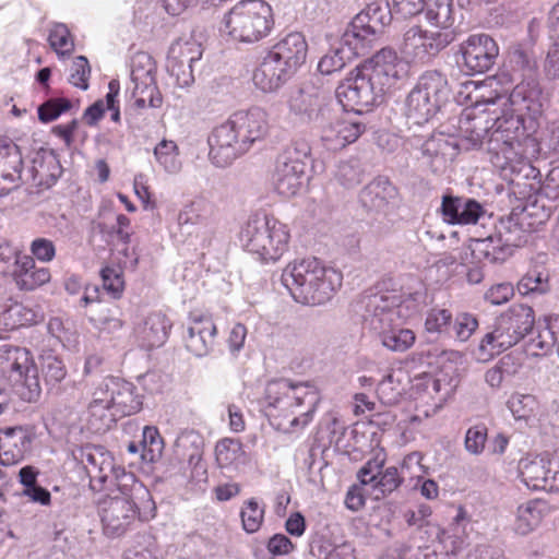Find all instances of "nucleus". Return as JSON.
<instances>
[{"instance_id":"obj_1","label":"nucleus","mask_w":559,"mask_h":559,"mask_svg":"<svg viewBox=\"0 0 559 559\" xmlns=\"http://www.w3.org/2000/svg\"><path fill=\"white\" fill-rule=\"evenodd\" d=\"M537 121L513 112H503L496 119L487 139L490 162L503 176L519 174L531 167L530 156L539 152V143L534 136Z\"/></svg>"},{"instance_id":"obj_2","label":"nucleus","mask_w":559,"mask_h":559,"mask_svg":"<svg viewBox=\"0 0 559 559\" xmlns=\"http://www.w3.org/2000/svg\"><path fill=\"white\" fill-rule=\"evenodd\" d=\"M265 402L271 425L278 431L293 433L312 420L320 394L309 382L293 383L282 379L267 384Z\"/></svg>"},{"instance_id":"obj_3","label":"nucleus","mask_w":559,"mask_h":559,"mask_svg":"<svg viewBox=\"0 0 559 559\" xmlns=\"http://www.w3.org/2000/svg\"><path fill=\"white\" fill-rule=\"evenodd\" d=\"M283 280L296 301L317 306L329 301L342 285V273L326 267L319 259L308 258L290 263Z\"/></svg>"},{"instance_id":"obj_4","label":"nucleus","mask_w":559,"mask_h":559,"mask_svg":"<svg viewBox=\"0 0 559 559\" xmlns=\"http://www.w3.org/2000/svg\"><path fill=\"white\" fill-rule=\"evenodd\" d=\"M224 31L237 43L255 44L269 37L275 26L274 12L265 0H240L224 15Z\"/></svg>"},{"instance_id":"obj_5","label":"nucleus","mask_w":559,"mask_h":559,"mask_svg":"<svg viewBox=\"0 0 559 559\" xmlns=\"http://www.w3.org/2000/svg\"><path fill=\"white\" fill-rule=\"evenodd\" d=\"M239 240L245 251L262 263H275L288 251L290 231L273 216H254L241 228Z\"/></svg>"},{"instance_id":"obj_6","label":"nucleus","mask_w":559,"mask_h":559,"mask_svg":"<svg viewBox=\"0 0 559 559\" xmlns=\"http://www.w3.org/2000/svg\"><path fill=\"white\" fill-rule=\"evenodd\" d=\"M98 513L106 536L115 538L133 530L138 523L152 520L156 515V508L147 499L141 509L126 492L119 496H108L98 503Z\"/></svg>"},{"instance_id":"obj_7","label":"nucleus","mask_w":559,"mask_h":559,"mask_svg":"<svg viewBox=\"0 0 559 559\" xmlns=\"http://www.w3.org/2000/svg\"><path fill=\"white\" fill-rule=\"evenodd\" d=\"M448 81L437 71L424 73L406 100V116L414 124L428 122L448 97Z\"/></svg>"},{"instance_id":"obj_8","label":"nucleus","mask_w":559,"mask_h":559,"mask_svg":"<svg viewBox=\"0 0 559 559\" xmlns=\"http://www.w3.org/2000/svg\"><path fill=\"white\" fill-rule=\"evenodd\" d=\"M310 147L305 141L288 144L276 158L273 181L280 194L295 195L302 185Z\"/></svg>"},{"instance_id":"obj_9","label":"nucleus","mask_w":559,"mask_h":559,"mask_svg":"<svg viewBox=\"0 0 559 559\" xmlns=\"http://www.w3.org/2000/svg\"><path fill=\"white\" fill-rule=\"evenodd\" d=\"M484 87L485 85L476 87L479 95L476 96L475 104L466 107L459 120L460 131L474 146L481 145L485 139L489 138L496 119L499 117L497 109H491L490 106H495L501 97L498 95L486 97L485 93L481 92Z\"/></svg>"},{"instance_id":"obj_10","label":"nucleus","mask_w":559,"mask_h":559,"mask_svg":"<svg viewBox=\"0 0 559 559\" xmlns=\"http://www.w3.org/2000/svg\"><path fill=\"white\" fill-rule=\"evenodd\" d=\"M382 91L357 66L338 85L336 96L347 111L364 114L383 97Z\"/></svg>"},{"instance_id":"obj_11","label":"nucleus","mask_w":559,"mask_h":559,"mask_svg":"<svg viewBox=\"0 0 559 559\" xmlns=\"http://www.w3.org/2000/svg\"><path fill=\"white\" fill-rule=\"evenodd\" d=\"M452 40L451 32H429L420 26H413L404 34L401 52L411 62L425 63L437 56Z\"/></svg>"},{"instance_id":"obj_12","label":"nucleus","mask_w":559,"mask_h":559,"mask_svg":"<svg viewBox=\"0 0 559 559\" xmlns=\"http://www.w3.org/2000/svg\"><path fill=\"white\" fill-rule=\"evenodd\" d=\"M358 67L383 94L407 75L405 62L390 48L381 49Z\"/></svg>"},{"instance_id":"obj_13","label":"nucleus","mask_w":559,"mask_h":559,"mask_svg":"<svg viewBox=\"0 0 559 559\" xmlns=\"http://www.w3.org/2000/svg\"><path fill=\"white\" fill-rule=\"evenodd\" d=\"M462 64L469 73L489 71L499 56L497 41L488 34H472L459 47Z\"/></svg>"},{"instance_id":"obj_14","label":"nucleus","mask_w":559,"mask_h":559,"mask_svg":"<svg viewBox=\"0 0 559 559\" xmlns=\"http://www.w3.org/2000/svg\"><path fill=\"white\" fill-rule=\"evenodd\" d=\"M385 461V450L377 447L372 450V457L358 472L360 483L362 485H372L373 490L382 497L392 493L403 481L396 467L390 466L382 471Z\"/></svg>"},{"instance_id":"obj_15","label":"nucleus","mask_w":559,"mask_h":559,"mask_svg":"<svg viewBox=\"0 0 559 559\" xmlns=\"http://www.w3.org/2000/svg\"><path fill=\"white\" fill-rule=\"evenodd\" d=\"M207 142L210 146L209 157L217 167L228 166L237 157L247 153L230 117L212 130Z\"/></svg>"},{"instance_id":"obj_16","label":"nucleus","mask_w":559,"mask_h":559,"mask_svg":"<svg viewBox=\"0 0 559 559\" xmlns=\"http://www.w3.org/2000/svg\"><path fill=\"white\" fill-rule=\"evenodd\" d=\"M379 26L380 22L374 15H370V9L361 11L345 31L342 37V47L350 58L366 55L376 40Z\"/></svg>"},{"instance_id":"obj_17","label":"nucleus","mask_w":559,"mask_h":559,"mask_svg":"<svg viewBox=\"0 0 559 559\" xmlns=\"http://www.w3.org/2000/svg\"><path fill=\"white\" fill-rule=\"evenodd\" d=\"M236 127L242 147L247 152L257 142L265 140L271 131V123L266 110L260 107H251L246 110H238L230 116Z\"/></svg>"},{"instance_id":"obj_18","label":"nucleus","mask_w":559,"mask_h":559,"mask_svg":"<svg viewBox=\"0 0 559 559\" xmlns=\"http://www.w3.org/2000/svg\"><path fill=\"white\" fill-rule=\"evenodd\" d=\"M11 368L20 377L19 394L26 402H36L41 394L37 366L32 353L26 348L14 347L9 350Z\"/></svg>"},{"instance_id":"obj_19","label":"nucleus","mask_w":559,"mask_h":559,"mask_svg":"<svg viewBox=\"0 0 559 559\" xmlns=\"http://www.w3.org/2000/svg\"><path fill=\"white\" fill-rule=\"evenodd\" d=\"M267 53L293 76L307 60L308 43L304 34L292 32L281 38Z\"/></svg>"},{"instance_id":"obj_20","label":"nucleus","mask_w":559,"mask_h":559,"mask_svg":"<svg viewBox=\"0 0 559 559\" xmlns=\"http://www.w3.org/2000/svg\"><path fill=\"white\" fill-rule=\"evenodd\" d=\"M216 325L210 314L192 312L185 335L186 348L198 357L207 355L214 347Z\"/></svg>"},{"instance_id":"obj_21","label":"nucleus","mask_w":559,"mask_h":559,"mask_svg":"<svg viewBox=\"0 0 559 559\" xmlns=\"http://www.w3.org/2000/svg\"><path fill=\"white\" fill-rule=\"evenodd\" d=\"M11 277L19 290L33 292L50 282L51 272L37 266L33 257L15 252Z\"/></svg>"},{"instance_id":"obj_22","label":"nucleus","mask_w":559,"mask_h":559,"mask_svg":"<svg viewBox=\"0 0 559 559\" xmlns=\"http://www.w3.org/2000/svg\"><path fill=\"white\" fill-rule=\"evenodd\" d=\"M112 400L104 380L94 389L84 413L88 428L95 432L109 429L115 423L116 414L112 413Z\"/></svg>"},{"instance_id":"obj_23","label":"nucleus","mask_w":559,"mask_h":559,"mask_svg":"<svg viewBox=\"0 0 559 559\" xmlns=\"http://www.w3.org/2000/svg\"><path fill=\"white\" fill-rule=\"evenodd\" d=\"M202 57L201 45L193 37H180L175 40L168 50L167 67L177 79L191 75L193 62Z\"/></svg>"},{"instance_id":"obj_24","label":"nucleus","mask_w":559,"mask_h":559,"mask_svg":"<svg viewBox=\"0 0 559 559\" xmlns=\"http://www.w3.org/2000/svg\"><path fill=\"white\" fill-rule=\"evenodd\" d=\"M444 222L451 225H472L485 214L484 206L474 199L444 195L441 203Z\"/></svg>"},{"instance_id":"obj_25","label":"nucleus","mask_w":559,"mask_h":559,"mask_svg":"<svg viewBox=\"0 0 559 559\" xmlns=\"http://www.w3.org/2000/svg\"><path fill=\"white\" fill-rule=\"evenodd\" d=\"M365 131V123L344 117L324 126L321 139L329 150L337 151L356 142Z\"/></svg>"},{"instance_id":"obj_26","label":"nucleus","mask_w":559,"mask_h":559,"mask_svg":"<svg viewBox=\"0 0 559 559\" xmlns=\"http://www.w3.org/2000/svg\"><path fill=\"white\" fill-rule=\"evenodd\" d=\"M170 329L169 318L162 311H153L134 326L133 333L143 348L152 349L162 346L166 342Z\"/></svg>"},{"instance_id":"obj_27","label":"nucleus","mask_w":559,"mask_h":559,"mask_svg":"<svg viewBox=\"0 0 559 559\" xmlns=\"http://www.w3.org/2000/svg\"><path fill=\"white\" fill-rule=\"evenodd\" d=\"M32 437L26 428L0 429V463L13 465L22 461L29 451Z\"/></svg>"},{"instance_id":"obj_28","label":"nucleus","mask_w":559,"mask_h":559,"mask_svg":"<svg viewBox=\"0 0 559 559\" xmlns=\"http://www.w3.org/2000/svg\"><path fill=\"white\" fill-rule=\"evenodd\" d=\"M552 511V506L546 499H530L516 508L513 531L525 536L535 531Z\"/></svg>"},{"instance_id":"obj_29","label":"nucleus","mask_w":559,"mask_h":559,"mask_svg":"<svg viewBox=\"0 0 559 559\" xmlns=\"http://www.w3.org/2000/svg\"><path fill=\"white\" fill-rule=\"evenodd\" d=\"M41 317L31 307L9 296L3 298L0 312V326L4 331H14L20 328L37 324Z\"/></svg>"},{"instance_id":"obj_30","label":"nucleus","mask_w":559,"mask_h":559,"mask_svg":"<svg viewBox=\"0 0 559 559\" xmlns=\"http://www.w3.org/2000/svg\"><path fill=\"white\" fill-rule=\"evenodd\" d=\"M105 383L112 400V408L117 413L129 416L141 409L142 402L132 383L119 378H108Z\"/></svg>"},{"instance_id":"obj_31","label":"nucleus","mask_w":559,"mask_h":559,"mask_svg":"<svg viewBox=\"0 0 559 559\" xmlns=\"http://www.w3.org/2000/svg\"><path fill=\"white\" fill-rule=\"evenodd\" d=\"M551 452L528 454L518 463V476L521 483L531 491H540L545 477L546 466Z\"/></svg>"},{"instance_id":"obj_32","label":"nucleus","mask_w":559,"mask_h":559,"mask_svg":"<svg viewBox=\"0 0 559 559\" xmlns=\"http://www.w3.org/2000/svg\"><path fill=\"white\" fill-rule=\"evenodd\" d=\"M520 341L518 334L510 329V325L506 323L500 314L496 320L493 330L487 333L481 340L479 349L489 357H493L512 347Z\"/></svg>"},{"instance_id":"obj_33","label":"nucleus","mask_w":559,"mask_h":559,"mask_svg":"<svg viewBox=\"0 0 559 559\" xmlns=\"http://www.w3.org/2000/svg\"><path fill=\"white\" fill-rule=\"evenodd\" d=\"M290 76L286 71L267 53L260 66L253 72L254 85L263 92H273L285 83Z\"/></svg>"},{"instance_id":"obj_34","label":"nucleus","mask_w":559,"mask_h":559,"mask_svg":"<svg viewBox=\"0 0 559 559\" xmlns=\"http://www.w3.org/2000/svg\"><path fill=\"white\" fill-rule=\"evenodd\" d=\"M322 107V97L320 94H310L300 91L297 96L290 100V112L300 123H310L319 117Z\"/></svg>"},{"instance_id":"obj_35","label":"nucleus","mask_w":559,"mask_h":559,"mask_svg":"<svg viewBox=\"0 0 559 559\" xmlns=\"http://www.w3.org/2000/svg\"><path fill=\"white\" fill-rule=\"evenodd\" d=\"M506 323L522 340L534 326L535 313L532 307L523 304H514L501 313Z\"/></svg>"},{"instance_id":"obj_36","label":"nucleus","mask_w":559,"mask_h":559,"mask_svg":"<svg viewBox=\"0 0 559 559\" xmlns=\"http://www.w3.org/2000/svg\"><path fill=\"white\" fill-rule=\"evenodd\" d=\"M22 169L23 158L19 145L9 138H0V175L21 177Z\"/></svg>"},{"instance_id":"obj_37","label":"nucleus","mask_w":559,"mask_h":559,"mask_svg":"<svg viewBox=\"0 0 559 559\" xmlns=\"http://www.w3.org/2000/svg\"><path fill=\"white\" fill-rule=\"evenodd\" d=\"M132 93L134 105L139 109L146 107L157 108L162 105L163 98L155 80L133 81Z\"/></svg>"},{"instance_id":"obj_38","label":"nucleus","mask_w":559,"mask_h":559,"mask_svg":"<svg viewBox=\"0 0 559 559\" xmlns=\"http://www.w3.org/2000/svg\"><path fill=\"white\" fill-rule=\"evenodd\" d=\"M213 214V205L200 198L185 205L178 214L179 225L203 224Z\"/></svg>"},{"instance_id":"obj_39","label":"nucleus","mask_w":559,"mask_h":559,"mask_svg":"<svg viewBox=\"0 0 559 559\" xmlns=\"http://www.w3.org/2000/svg\"><path fill=\"white\" fill-rule=\"evenodd\" d=\"M48 43L51 49L59 58L70 56L74 51V38L63 23H56L51 26L48 34Z\"/></svg>"},{"instance_id":"obj_40","label":"nucleus","mask_w":559,"mask_h":559,"mask_svg":"<svg viewBox=\"0 0 559 559\" xmlns=\"http://www.w3.org/2000/svg\"><path fill=\"white\" fill-rule=\"evenodd\" d=\"M264 507L260 506L257 499L251 498L243 502L240 511L241 525L246 533L258 532L264 520Z\"/></svg>"},{"instance_id":"obj_41","label":"nucleus","mask_w":559,"mask_h":559,"mask_svg":"<svg viewBox=\"0 0 559 559\" xmlns=\"http://www.w3.org/2000/svg\"><path fill=\"white\" fill-rule=\"evenodd\" d=\"M154 155L166 171L176 173L179 170L181 165L179 160V148L174 141H160L154 150Z\"/></svg>"},{"instance_id":"obj_42","label":"nucleus","mask_w":559,"mask_h":559,"mask_svg":"<svg viewBox=\"0 0 559 559\" xmlns=\"http://www.w3.org/2000/svg\"><path fill=\"white\" fill-rule=\"evenodd\" d=\"M156 62L146 51H138L131 60L132 81L155 80Z\"/></svg>"},{"instance_id":"obj_43","label":"nucleus","mask_w":559,"mask_h":559,"mask_svg":"<svg viewBox=\"0 0 559 559\" xmlns=\"http://www.w3.org/2000/svg\"><path fill=\"white\" fill-rule=\"evenodd\" d=\"M426 19L438 31L448 29L452 24L451 1L429 2Z\"/></svg>"},{"instance_id":"obj_44","label":"nucleus","mask_w":559,"mask_h":559,"mask_svg":"<svg viewBox=\"0 0 559 559\" xmlns=\"http://www.w3.org/2000/svg\"><path fill=\"white\" fill-rule=\"evenodd\" d=\"M242 454V444L239 440L224 438L215 445V457L219 467H227Z\"/></svg>"},{"instance_id":"obj_45","label":"nucleus","mask_w":559,"mask_h":559,"mask_svg":"<svg viewBox=\"0 0 559 559\" xmlns=\"http://www.w3.org/2000/svg\"><path fill=\"white\" fill-rule=\"evenodd\" d=\"M41 373L47 385L59 384L67 377L63 361L55 355L48 354L40 358Z\"/></svg>"},{"instance_id":"obj_46","label":"nucleus","mask_w":559,"mask_h":559,"mask_svg":"<svg viewBox=\"0 0 559 559\" xmlns=\"http://www.w3.org/2000/svg\"><path fill=\"white\" fill-rule=\"evenodd\" d=\"M383 346L393 352H405L415 342V334L409 329L390 330L381 333Z\"/></svg>"},{"instance_id":"obj_47","label":"nucleus","mask_w":559,"mask_h":559,"mask_svg":"<svg viewBox=\"0 0 559 559\" xmlns=\"http://www.w3.org/2000/svg\"><path fill=\"white\" fill-rule=\"evenodd\" d=\"M100 276L104 289L118 299L124 290L123 272L119 265H107L102 269Z\"/></svg>"},{"instance_id":"obj_48","label":"nucleus","mask_w":559,"mask_h":559,"mask_svg":"<svg viewBox=\"0 0 559 559\" xmlns=\"http://www.w3.org/2000/svg\"><path fill=\"white\" fill-rule=\"evenodd\" d=\"M352 58L345 48H336L326 52L318 63V70L324 75L341 71Z\"/></svg>"},{"instance_id":"obj_49","label":"nucleus","mask_w":559,"mask_h":559,"mask_svg":"<svg viewBox=\"0 0 559 559\" xmlns=\"http://www.w3.org/2000/svg\"><path fill=\"white\" fill-rule=\"evenodd\" d=\"M142 445L144 460L153 462L160 456L164 442L156 427L146 426L143 429Z\"/></svg>"},{"instance_id":"obj_50","label":"nucleus","mask_w":559,"mask_h":559,"mask_svg":"<svg viewBox=\"0 0 559 559\" xmlns=\"http://www.w3.org/2000/svg\"><path fill=\"white\" fill-rule=\"evenodd\" d=\"M509 408L518 419H526L535 414L538 401L532 394H514L508 402Z\"/></svg>"},{"instance_id":"obj_51","label":"nucleus","mask_w":559,"mask_h":559,"mask_svg":"<svg viewBox=\"0 0 559 559\" xmlns=\"http://www.w3.org/2000/svg\"><path fill=\"white\" fill-rule=\"evenodd\" d=\"M549 289L548 275L536 270L526 273L518 283V290L522 295L531 293H546Z\"/></svg>"},{"instance_id":"obj_52","label":"nucleus","mask_w":559,"mask_h":559,"mask_svg":"<svg viewBox=\"0 0 559 559\" xmlns=\"http://www.w3.org/2000/svg\"><path fill=\"white\" fill-rule=\"evenodd\" d=\"M72 108L70 99L64 97L51 98L38 107V118L41 122H50Z\"/></svg>"},{"instance_id":"obj_53","label":"nucleus","mask_w":559,"mask_h":559,"mask_svg":"<svg viewBox=\"0 0 559 559\" xmlns=\"http://www.w3.org/2000/svg\"><path fill=\"white\" fill-rule=\"evenodd\" d=\"M459 527L452 524L447 528L437 527V538L441 545V551L445 555L456 554L463 546V538L459 535Z\"/></svg>"},{"instance_id":"obj_54","label":"nucleus","mask_w":559,"mask_h":559,"mask_svg":"<svg viewBox=\"0 0 559 559\" xmlns=\"http://www.w3.org/2000/svg\"><path fill=\"white\" fill-rule=\"evenodd\" d=\"M91 78V66L86 57L78 56L71 66V73L69 82L83 91H86L90 86Z\"/></svg>"},{"instance_id":"obj_55","label":"nucleus","mask_w":559,"mask_h":559,"mask_svg":"<svg viewBox=\"0 0 559 559\" xmlns=\"http://www.w3.org/2000/svg\"><path fill=\"white\" fill-rule=\"evenodd\" d=\"M452 322V313L447 309H431L426 317L425 328L429 333H443Z\"/></svg>"},{"instance_id":"obj_56","label":"nucleus","mask_w":559,"mask_h":559,"mask_svg":"<svg viewBox=\"0 0 559 559\" xmlns=\"http://www.w3.org/2000/svg\"><path fill=\"white\" fill-rule=\"evenodd\" d=\"M545 474L540 491L559 493V452H551Z\"/></svg>"},{"instance_id":"obj_57","label":"nucleus","mask_w":559,"mask_h":559,"mask_svg":"<svg viewBox=\"0 0 559 559\" xmlns=\"http://www.w3.org/2000/svg\"><path fill=\"white\" fill-rule=\"evenodd\" d=\"M52 133L60 138L67 146H71L73 142L79 138L82 142L87 139V132L82 130L76 119H73L69 123L55 126Z\"/></svg>"},{"instance_id":"obj_58","label":"nucleus","mask_w":559,"mask_h":559,"mask_svg":"<svg viewBox=\"0 0 559 559\" xmlns=\"http://www.w3.org/2000/svg\"><path fill=\"white\" fill-rule=\"evenodd\" d=\"M487 441V428L485 425L471 427L465 436V448L469 453L480 454Z\"/></svg>"},{"instance_id":"obj_59","label":"nucleus","mask_w":559,"mask_h":559,"mask_svg":"<svg viewBox=\"0 0 559 559\" xmlns=\"http://www.w3.org/2000/svg\"><path fill=\"white\" fill-rule=\"evenodd\" d=\"M31 253L34 260L40 262H50L56 257V247L53 242L47 238H36L29 246Z\"/></svg>"},{"instance_id":"obj_60","label":"nucleus","mask_w":559,"mask_h":559,"mask_svg":"<svg viewBox=\"0 0 559 559\" xmlns=\"http://www.w3.org/2000/svg\"><path fill=\"white\" fill-rule=\"evenodd\" d=\"M555 337L549 329H544L531 338L528 349L534 356L546 355L555 344Z\"/></svg>"},{"instance_id":"obj_61","label":"nucleus","mask_w":559,"mask_h":559,"mask_svg":"<svg viewBox=\"0 0 559 559\" xmlns=\"http://www.w3.org/2000/svg\"><path fill=\"white\" fill-rule=\"evenodd\" d=\"M477 328V319L465 312L457 314L453 325L456 337L462 342L467 341Z\"/></svg>"},{"instance_id":"obj_62","label":"nucleus","mask_w":559,"mask_h":559,"mask_svg":"<svg viewBox=\"0 0 559 559\" xmlns=\"http://www.w3.org/2000/svg\"><path fill=\"white\" fill-rule=\"evenodd\" d=\"M514 295V288L511 283H498L492 285L485 294V299L491 305H502L508 302Z\"/></svg>"},{"instance_id":"obj_63","label":"nucleus","mask_w":559,"mask_h":559,"mask_svg":"<svg viewBox=\"0 0 559 559\" xmlns=\"http://www.w3.org/2000/svg\"><path fill=\"white\" fill-rule=\"evenodd\" d=\"M427 0H393V11L406 19L420 13Z\"/></svg>"},{"instance_id":"obj_64","label":"nucleus","mask_w":559,"mask_h":559,"mask_svg":"<svg viewBox=\"0 0 559 559\" xmlns=\"http://www.w3.org/2000/svg\"><path fill=\"white\" fill-rule=\"evenodd\" d=\"M360 170L349 163H342L336 174L337 180L345 187L360 182Z\"/></svg>"}]
</instances>
